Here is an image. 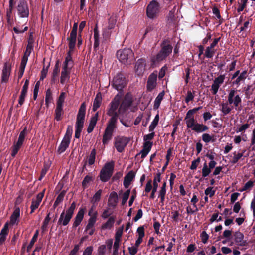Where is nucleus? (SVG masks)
Returning a JSON list of instances; mask_svg holds the SVG:
<instances>
[{"label": "nucleus", "instance_id": "nucleus-1", "mask_svg": "<svg viewBox=\"0 0 255 255\" xmlns=\"http://www.w3.org/2000/svg\"><path fill=\"white\" fill-rule=\"evenodd\" d=\"M120 97L117 95L112 101L107 109V114L111 117L108 123L116 124L119 116L124 114L132 103V96L131 94H126L122 102L120 104Z\"/></svg>", "mask_w": 255, "mask_h": 255}, {"label": "nucleus", "instance_id": "nucleus-2", "mask_svg": "<svg viewBox=\"0 0 255 255\" xmlns=\"http://www.w3.org/2000/svg\"><path fill=\"white\" fill-rule=\"evenodd\" d=\"M86 108V104L85 102H83L80 106L77 116L75 133V137L76 138H79L80 137L81 132L84 126Z\"/></svg>", "mask_w": 255, "mask_h": 255}, {"label": "nucleus", "instance_id": "nucleus-3", "mask_svg": "<svg viewBox=\"0 0 255 255\" xmlns=\"http://www.w3.org/2000/svg\"><path fill=\"white\" fill-rule=\"evenodd\" d=\"M172 47L168 44H164L160 51L155 56L151 57L152 65L156 66L165 59L172 52Z\"/></svg>", "mask_w": 255, "mask_h": 255}, {"label": "nucleus", "instance_id": "nucleus-4", "mask_svg": "<svg viewBox=\"0 0 255 255\" xmlns=\"http://www.w3.org/2000/svg\"><path fill=\"white\" fill-rule=\"evenodd\" d=\"M227 101L233 106L236 110H241V97L237 94V91L234 89H231L227 95Z\"/></svg>", "mask_w": 255, "mask_h": 255}, {"label": "nucleus", "instance_id": "nucleus-5", "mask_svg": "<svg viewBox=\"0 0 255 255\" xmlns=\"http://www.w3.org/2000/svg\"><path fill=\"white\" fill-rule=\"evenodd\" d=\"M117 57L121 62L128 64L133 59V53L129 48L120 49L117 52Z\"/></svg>", "mask_w": 255, "mask_h": 255}, {"label": "nucleus", "instance_id": "nucleus-6", "mask_svg": "<svg viewBox=\"0 0 255 255\" xmlns=\"http://www.w3.org/2000/svg\"><path fill=\"white\" fill-rule=\"evenodd\" d=\"M76 204L75 202H73L71 204L70 207L66 211V213L63 211L61 214L58 222V224H61L63 226L67 225L69 223L73 216Z\"/></svg>", "mask_w": 255, "mask_h": 255}, {"label": "nucleus", "instance_id": "nucleus-7", "mask_svg": "<svg viewBox=\"0 0 255 255\" xmlns=\"http://www.w3.org/2000/svg\"><path fill=\"white\" fill-rule=\"evenodd\" d=\"M114 162L111 161L107 163L100 172V179L103 182L107 181L111 177L114 170Z\"/></svg>", "mask_w": 255, "mask_h": 255}, {"label": "nucleus", "instance_id": "nucleus-8", "mask_svg": "<svg viewBox=\"0 0 255 255\" xmlns=\"http://www.w3.org/2000/svg\"><path fill=\"white\" fill-rule=\"evenodd\" d=\"M160 11L159 4L155 0L151 1L148 5L146 14L148 18L153 19L157 17Z\"/></svg>", "mask_w": 255, "mask_h": 255}, {"label": "nucleus", "instance_id": "nucleus-9", "mask_svg": "<svg viewBox=\"0 0 255 255\" xmlns=\"http://www.w3.org/2000/svg\"><path fill=\"white\" fill-rule=\"evenodd\" d=\"M127 80L122 74H117L113 79L112 86L117 90H121L126 85Z\"/></svg>", "mask_w": 255, "mask_h": 255}, {"label": "nucleus", "instance_id": "nucleus-10", "mask_svg": "<svg viewBox=\"0 0 255 255\" xmlns=\"http://www.w3.org/2000/svg\"><path fill=\"white\" fill-rule=\"evenodd\" d=\"M129 141V138L124 136H118L115 138L114 146L119 152H122Z\"/></svg>", "mask_w": 255, "mask_h": 255}, {"label": "nucleus", "instance_id": "nucleus-11", "mask_svg": "<svg viewBox=\"0 0 255 255\" xmlns=\"http://www.w3.org/2000/svg\"><path fill=\"white\" fill-rule=\"evenodd\" d=\"M17 9L18 14L20 17H28L29 15V9L24 0H20Z\"/></svg>", "mask_w": 255, "mask_h": 255}, {"label": "nucleus", "instance_id": "nucleus-12", "mask_svg": "<svg viewBox=\"0 0 255 255\" xmlns=\"http://www.w3.org/2000/svg\"><path fill=\"white\" fill-rule=\"evenodd\" d=\"M116 125L115 124H113V122H112V123H108L102 141L104 144H107L111 139L113 131L116 128Z\"/></svg>", "mask_w": 255, "mask_h": 255}, {"label": "nucleus", "instance_id": "nucleus-13", "mask_svg": "<svg viewBox=\"0 0 255 255\" xmlns=\"http://www.w3.org/2000/svg\"><path fill=\"white\" fill-rule=\"evenodd\" d=\"M146 62L142 59H138L135 64L134 71L138 76H142L145 71Z\"/></svg>", "mask_w": 255, "mask_h": 255}, {"label": "nucleus", "instance_id": "nucleus-14", "mask_svg": "<svg viewBox=\"0 0 255 255\" xmlns=\"http://www.w3.org/2000/svg\"><path fill=\"white\" fill-rule=\"evenodd\" d=\"M225 77V75H221L215 78L211 86V91L214 95L216 94L218 92L220 85L224 82Z\"/></svg>", "mask_w": 255, "mask_h": 255}, {"label": "nucleus", "instance_id": "nucleus-15", "mask_svg": "<svg viewBox=\"0 0 255 255\" xmlns=\"http://www.w3.org/2000/svg\"><path fill=\"white\" fill-rule=\"evenodd\" d=\"M43 196H44V191L38 194L36 197L35 198H33L32 199L31 205L30 206V208H31L30 213H31L34 212L35 210L37 208H38L40 203L41 202V201L42 200Z\"/></svg>", "mask_w": 255, "mask_h": 255}, {"label": "nucleus", "instance_id": "nucleus-16", "mask_svg": "<svg viewBox=\"0 0 255 255\" xmlns=\"http://www.w3.org/2000/svg\"><path fill=\"white\" fill-rule=\"evenodd\" d=\"M220 110L224 116L229 114L234 108L227 100L220 105Z\"/></svg>", "mask_w": 255, "mask_h": 255}, {"label": "nucleus", "instance_id": "nucleus-17", "mask_svg": "<svg viewBox=\"0 0 255 255\" xmlns=\"http://www.w3.org/2000/svg\"><path fill=\"white\" fill-rule=\"evenodd\" d=\"M234 240L236 244L240 247H246L248 243L246 241L244 240V235L240 232H236L234 234Z\"/></svg>", "mask_w": 255, "mask_h": 255}, {"label": "nucleus", "instance_id": "nucleus-18", "mask_svg": "<svg viewBox=\"0 0 255 255\" xmlns=\"http://www.w3.org/2000/svg\"><path fill=\"white\" fill-rule=\"evenodd\" d=\"M157 77V72H154L150 75L147 84V89L148 90L151 91L156 87Z\"/></svg>", "mask_w": 255, "mask_h": 255}, {"label": "nucleus", "instance_id": "nucleus-19", "mask_svg": "<svg viewBox=\"0 0 255 255\" xmlns=\"http://www.w3.org/2000/svg\"><path fill=\"white\" fill-rule=\"evenodd\" d=\"M11 73V66L8 63H5L2 71L1 81L2 82H7Z\"/></svg>", "mask_w": 255, "mask_h": 255}, {"label": "nucleus", "instance_id": "nucleus-20", "mask_svg": "<svg viewBox=\"0 0 255 255\" xmlns=\"http://www.w3.org/2000/svg\"><path fill=\"white\" fill-rule=\"evenodd\" d=\"M20 210L19 208H16L10 217V224L11 225H17L19 222Z\"/></svg>", "mask_w": 255, "mask_h": 255}, {"label": "nucleus", "instance_id": "nucleus-21", "mask_svg": "<svg viewBox=\"0 0 255 255\" xmlns=\"http://www.w3.org/2000/svg\"><path fill=\"white\" fill-rule=\"evenodd\" d=\"M153 145V142L150 141L144 142L143 148L141 151L140 154L142 158H145L150 152Z\"/></svg>", "mask_w": 255, "mask_h": 255}, {"label": "nucleus", "instance_id": "nucleus-22", "mask_svg": "<svg viewBox=\"0 0 255 255\" xmlns=\"http://www.w3.org/2000/svg\"><path fill=\"white\" fill-rule=\"evenodd\" d=\"M185 121L187 128H191V129L193 130L197 123L193 116L186 114Z\"/></svg>", "mask_w": 255, "mask_h": 255}, {"label": "nucleus", "instance_id": "nucleus-23", "mask_svg": "<svg viewBox=\"0 0 255 255\" xmlns=\"http://www.w3.org/2000/svg\"><path fill=\"white\" fill-rule=\"evenodd\" d=\"M70 69L63 67L61 72V75L60 77V82L62 84H64L67 82L70 78Z\"/></svg>", "mask_w": 255, "mask_h": 255}, {"label": "nucleus", "instance_id": "nucleus-24", "mask_svg": "<svg viewBox=\"0 0 255 255\" xmlns=\"http://www.w3.org/2000/svg\"><path fill=\"white\" fill-rule=\"evenodd\" d=\"M8 233V223H6L0 233V245L3 244Z\"/></svg>", "mask_w": 255, "mask_h": 255}, {"label": "nucleus", "instance_id": "nucleus-25", "mask_svg": "<svg viewBox=\"0 0 255 255\" xmlns=\"http://www.w3.org/2000/svg\"><path fill=\"white\" fill-rule=\"evenodd\" d=\"M70 142V140L67 139L66 138H63L58 148V152L60 154L64 152L68 147Z\"/></svg>", "mask_w": 255, "mask_h": 255}, {"label": "nucleus", "instance_id": "nucleus-26", "mask_svg": "<svg viewBox=\"0 0 255 255\" xmlns=\"http://www.w3.org/2000/svg\"><path fill=\"white\" fill-rule=\"evenodd\" d=\"M84 214V210L83 209H80L79 211H78L75 219V221L73 224L74 227H77L78 226L81 222Z\"/></svg>", "mask_w": 255, "mask_h": 255}, {"label": "nucleus", "instance_id": "nucleus-27", "mask_svg": "<svg viewBox=\"0 0 255 255\" xmlns=\"http://www.w3.org/2000/svg\"><path fill=\"white\" fill-rule=\"evenodd\" d=\"M98 113H96L95 115L91 118L89 126L87 128V132L88 133H90L93 131L96 124L98 120Z\"/></svg>", "mask_w": 255, "mask_h": 255}, {"label": "nucleus", "instance_id": "nucleus-28", "mask_svg": "<svg viewBox=\"0 0 255 255\" xmlns=\"http://www.w3.org/2000/svg\"><path fill=\"white\" fill-rule=\"evenodd\" d=\"M134 177V173L132 171L129 172L125 177L124 181V185L125 188L129 187L131 181Z\"/></svg>", "mask_w": 255, "mask_h": 255}, {"label": "nucleus", "instance_id": "nucleus-29", "mask_svg": "<svg viewBox=\"0 0 255 255\" xmlns=\"http://www.w3.org/2000/svg\"><path fill=\"white\" fill-rule=\"evenodd\" d=\"M118 195L115 192H112L108 200L109 204L113 207H115L118 202Z\"/></svg>", "mask_w": 255, "mask_h": 255}, {"label": "nucleus", "instance_id": "nucleus-30", "mask_svg": "<svg viewBox=\"0 0 255 255\" xmlns=\"http://www.w3.org/2000/svg\"><path fill=\"white\" fill-rule=\"evenodd\" d=\"M102 102V97L100 93H98L93 102V110L95 111L100 106Z\"/></svg>", "mask_w": 255, "mask_h": 255}, {"label": "nucleus", "instance_id": "nucleus-31", "mask_svg": "<svg viewBox=\"0 0 255 255\" xmlns=\"http://www.w3.org/2000/svg\"><path fill=\"white\" fill-rule=\"evenodd\" d=\"M27 134V127H24V129L19 134V137L17 141L16 142L19 145H22L23 142L24 141L26 135Z\"/></svg>", "mask_w": 255, "mask_h": 255}, {"label": "nucleus", "instance_id": "nucleus-32", "mask_svg": "<svg viewBox=\"0 0 255 255\" xmlns=\"http://www.w3.org/2000/svg\"><path fill=\"white\" fill-rule=\"evenodd\" d=\"M72 51H73L69 50L68 52L67 56L66 57L63 67L70 69L71 67L72 66L73 61L72 60L71 53Z\"/></svg>", "mask_w": 255, "mask_h": 255}, {"label": "nucleus", "instance_id": "nucleus-33", "mask_svg": "<svg viewBox=\"0 0 255 255\" xmlns=\"http://www.w3.org/2000/svg\"><path fill=\"white\" fill-rule=\"evenodd\" d=\"M77 35L70 34L69 40V50L73 51L76 42Z\"/></svg>", "mask_w": 255, "mask_h": 255}, {"label": "nucleus", "instance_id": "nucleus-34", "mask_svg": "<svg viewBox=\"0 0 255 255\" xmlns=\"http://www.w3.org/2000/svg\"><path fill=\"white\" fill-rule=\"evenodd\" d=\"M209 128L207 126L197 123L193 131L197 132H202L207 130Z\"/></svg>", "mask_w": 255, "mask_h": 255}, {"label": "nucleus", "instance_id": "nucleus-35", "mask_svg": "<svg viewBox=\"0 0 255 255\" xmlns=\"http://www.w3.org/2000/svg\"><path fill=\"white\" fill-rule=\"evenodd\" d=\"M115 222V218L113 217H111L108 220V221L102 226L103 229H111L114 225Z\"/></svg>", "mask_w": 255, "mask_h": 255}, {"label": "nucleus", "instance_id": "nucleus-36", "mask_svg": "<svg viewBox=\"0 0 255 255\" xmlns=\"http://www.w3.org/2000/svg\"><path fill=\"white\" fill-rule=\"evenodd\" d=\"M164 95V92L163 91L160 92L154 101V107L155 108H158L161 101L162 100Z\"/></svg>", "mask_w": 255, "mask_h": 255}, {"label": "nucleus", "instance_id": "nucleus-37", "mask_svg": "<svg viewBox=\"0 0 255 255\" xmlns=\"http://www.w3.org/2000/svg\"><path fill=\"white\" fill-rule=\"evenodd\" d=\"M216 52L214 48L208 46L206 48L205 52V56L208 58H212Z\"/></svg>", "mask_w": 255, "mask_h": 255}, {"label": "nucleus", "instance_id": "nucleus-38", "mask_svg": "<svg viewBox=\"0 0 255 255\" xmlns=\"http://www.w3.org/2000/svg\"><path fill=\"white\" fill-rule=\"evenodd\" d=\"M246 74H247L246 71H244L242 72L240 74V75L237 78V79L233 82V85H239L241 81H244L245 79L246 76Z\"/></svg>", "mask_w": 255, "mask_h": 255}, {"label": "nucleus", "instance_id": "nucleus-39", "mask_svg": "<svg viewBox=\"0 0 255 255\" xmlns=\"http://www.w3.org/2000/svg\"><path fill=\"white\" fill-rule=\"evenodd\" d=\"M159 120V115H157L155 117L154 120L151 122V124L150 125V126L149 127V132H152L153 131H154L155 127H156V126L158 124Z\"/></svg>", "mask_w": 255, "mask_h": 255}, {"label": "nucleus", "instance_id": "nucleus-40", "mask_svg": "<svg viewBox=\"0 0 255 255\" xmlns=\"http://www.w3.org/2000/svg\"><path fill=\"white\" fill-rule=\"evenodd\" d=\"M13 0H9V9L7 12V19L9 23H11L12 19V11L13 6Z\"/></svg>", "mask_w": 255, "mask_h": 255}, {"label": "nucleus", "instance_id": "nucleus-41", "mask_svg": "<svg viewBox=\"0 0 255 255\" xmlns=\"http://www.w3.org/2000/svg\"><path fill=\"white\" fill-rule=\"evenodd\" d=\"M92 180V177L90 176L89 175H87L84 178L82 183V185L84 188H86L88 187L89 185L90 182Z\"/></svg>", "mask_w": 255, "mask_h": 255}, {"label": "nucleus", "instance_id": "nucleus-42", "mask_svg": "<svg viewBox=\"0 0 255 255\" xmlns=\"http://www.w3.org/2000/svg\"><path fill=\"white\" fill-rule=\"evenodd\" d=\"M211 170L208 167L206 163H205L203 165V167L202 170V176L203 177H207L211 173Z\"/></svg>", "mask_w": 255, "mask_h": 255}, {"label": "nucleus", "instance_id": "nucleus-43", "mask_svg": "<svg viewBox=\"0 0 255 255\" xmlns=\"http://www.w3.org/2000/svg\"><path fill=\"white\" fill-rule=\"evenodd\" d=\"M52 99V94L50 90H47L45 95V103L47 106H49V104L51 102Z\"/></svg>", "mask_w": 255, "mask_h": 255}, {"label": "nucleus", "instance_id": "nucleus-44", "mask_svg": "<svg viewBox=\"0 0 255 255\" xmlns=\"http://www.w3.org/2000/svg\"><path fill=\"white\" fill-rule=\"evenodd\" d=\"M32 49H33L32 41H31L29 40L28 44L26 47V51L24 53L23 56L28 58V57L29 56V55H30V54L31 53Z\"/></svg>", "mask_w": 255, "mask_h": 255}, {"label": "nucleus", "instance_id": "nucleus-45", "mask_svg": "<svg viewBox=\"0 0 255 255\" xmlns=\"http://www.w3.org/2000/svg\"><path fill=\"white\" fill-rule=\"evenodd\" d=\"M50 213H48L47 214L46 217H45V218L43 222V224L41 226V229L43 231H46L47 229L49 222L50 220Z\"/></svg>", "mask_w": 255, "mask_h": 255}, {"label": "nucleus", "instance_id": "nucleus-46", "mask_svg": "<svg viewBox=\"0 0 255 255\" xmlns=\"http://www.w3.org/2000/svg\"><path fill=\"white\" fill-rule=\"evenodd\" d=\"M161 181V174L160 173H157L154 176L153 180V187L154 188H158V183Z\"/></svg>", "mask_w": 255, "mask_h": 255}, {"label": "nucleus", "instance_id": "nucleus-47", "mask_svg": "<svg viewBox=\"0 0 255 255\" xmlns=\"http://www.w3.org/2000/svg\"><path fill=\"white\" fill-rule=\"evenodd\" d=\"M254 185V181L249 180L247 183H245L243 187L240 189V191L243 192L244 191H246L248 190H250Z\"/></svg>", "mask_w": 255, "mask_h": 255}, {"label": "nucleus", "instance_id": "nucleus-48", "mask_svg": "<svg viewBox=\"0 0 255 255\" xmlns=\"http://www.w3.org/2000/svg\"><path fill=\"white\" fill-rule=\"evenodd\" d=\"M38 236V231L37 230L36 231L35 233L34 234V236H33L29 244L27 246L28 250H29L30 249H31V248L33 247L35 242L36 241V240L37 239Z\"/></svg>", "mask_w": 255, "mask_h": 255}, {"label": "nucleus", "instance_id": "nucleus-49", "mask_svg": "<svg viewBox=\"0 0 255 255\" xmlns=\"http://www.w3.org/2000/svg\"><path fill=\"white\" fill-rule=\"evenodd\" d=\"M22 146L16 143H14L13 146L12 147V153L11 156L14 157L17 154L18 150Z\"/></svg>", "mask_w": 255, "mask_h": 255}, {"label": "nucleus", "instance_id": "nucleus-50", "mask_svg": "<svg viewBox=\"0 0 255 255\" xmlns=\"http://www.w3.org/2000/svg\"><path fill=\"white\" fill-rule=\"evenodd\" d=\"M195 97L194 92L191 91H188L186 96L185 99V101L186 103H188L190 101H192Z\"/></svg>", "mask_w": 255, "mask_h": 255}, {"label": "nucleus", "instance_id": "nucleus-51", "mask_svg": "<svg viewBox=\"0 0 255 255\" xmlns=\"http://www.w3.org/2000/svg\"><path fill=\"white\" fill-rule=\"evenodd\" d=\"M65 98V93L64 92H62L57 100V106L61 107H63V104L64 102Z\"/></svg>", "mask_w": 255, "mask_h": 255}, {"label": "nucleus", "instance_id": "nucleus-52", "mask_svg": "<svg viewBox=\"0 0 255 255\" xmlns=\"http://www.w3.org/2000/svg\"><path fill=\"white\" fill-rule=\"evenodd\" d=\"M213 136H212L208 133H204L202 135V138L203 141L206 143H208L212 141H213Z\"/></svg>", "mask_w": 255, "mask_h": 255}, {"label": "nucleus", "instance_id": "nucleus-53", "mask_svg": "<svg viewBox=\"0 0 255 255\" xmlns=\"http://www.w3.org/2000/svg\"><path fill=\"white\" fill-rule=\"evenodd\" d=\"M233 155H234L231 161V163L233 164L237 163L239 160L243 156V154L242 153L234 152Z\"/></svg>", "mask_w": 255, "mask_h": 255}, {"label": "nucleus", "instance_id": "nucleus-54", "mask_svg": "<svg viewBox=\"0 0 255 255\" xmlns=\"http://www.w3.org/2000/svg\"><path fill=\"white\" fill-rule=\"evenodd\" d=\"M62 107L56 106V108L55 109V118L57 121H60L61 119V116L62 115Z\"/></svg>", "mask_w": 255, "mask_h": 255}, {"label": "nucleus", "instance_id": "nucleus-55", "mask_svg": "<svg viewBox=\"0 0 255 255\" xmlns=\"http://www.w3.org/2000/svg\"><path fill=\"white\" fill-rule=\"evenodd\" d=\"M95 156H96V150L95 149H93L90 153V155L89 156V159H88V163L90 165H92L95 162Z\"/></svg>", "mask_w": 255, "mask_h": 255}, {"label": "nucleus", "instance_id": "nucleus-56", "mask_svg": "<svg viewBox=\"0 0 255 255\" xmlns=\"http://www.w3.org/2000/svg\"><path fill=\"white\" fill-rule=\"evenodd\" d=\"M130 191L129 189L127 190L126 192H125L122 195V204L124 205L128 200Z\"/></svg>", "mask_w": 255, "mask_h": 255}, {"label": "nucleus", "instance_id": "nucleus-57", "mask_svg": "<svg viewBox=\"0 0 255 255\" xmlns=\"http://www.w3.org/2000/svg\"><path fill=\"white\" fill-rule=\"evenodd\" d=\"M73 133L72 127L70 126H68L66 133L63 138H66L67 139L70 140L71 137Z\"/></svg>", "mask_w": 255, "mask_h": 255}, {"label": "nucleus", "instance_id": "nucleus-58", "mask_svg": "<svg viewBox=\"0 0 255 255\" xmlns=\"http://www.w3.org/2000/svg\"><path fill=\"white\" fill-rule=\"evenodd\" d=\"M123 231V226L119 228L116 231L115 234V239L121 240V237L122 236Z\"/></svg>", "mask_w": 255, "mask_h": 255}, {"label": "nucleus", "instance_id": "nucleus-59", "mask_svg": "<svg viewBox=\"0 0 255 255\" xmlns=\"http://www.w3.org/2000/svg\"><path fill=\"white\" fill-rule=\"evenodd\" d=\"M116 23V20L114 17H111L109 20L108 28L112 29L114 28Z\"/></svg>", "mask_w": 255, "mask_h": 255}, {"label": "nucleus", "instance_id": "nucleus-60", "mask_svg": "<svg viewBox=\"0 0 255 255\" xmlns=\"http://www.w3.org/2000/svg\"><path fill=\"white\" fill-rule=\"evenodd\" d=\"M128 250L130 255H135L138 251V247L134 245L132 247H129Z\"/></svg>", "mask_w": 255, "mask_h": 255}, {"label": "nucleus", "instance_id": "nucleus-61", "mask_svg": "<svg viewBox=\"0 0 255 255\" xmlns=\"http://www.w3.org/2000/svg\"><path fill=\"white\" fill-rule=\"evenodd\" d=\"M97 221V217H90L88 220V224L86 227H88V228H90L91 227H94V225Z\"/></svg>", "mask_w": 255, "mask_h": 255}, {"label": "nucleus", "instance_id": "nucleus-62", "mask_svg": "<svg viewBox=\"0 0 255 255\" xmlns=\"http://www.w3.org/2000/svg\"><path fill=\"white\" fill-rule=\"evenodd\" d=\"M215 191L213 189V188L211 187H208L205 190V194L206 196H209L210 197H212L215 194Z\"/></svg>", "mask_w": 255, "mask_h": 255}, {"label": "nucleus", "instance_id": "nucleus-63", "mask_svg": "<svg viewBox=\"0 0 255 255\" xmlns=\"http://www.w3.org/2000/svg\"><path fill=\"white\" fill-rule=\"evenodd\" d=\"M171 215H172L171 218L173 219L174 221L177 222L180 220L179 218L180 214L178 211H172Z\"/></svg>", "mask_w": 255, "mask_h": 255}, {"label": "nucleus", "instance_id": "nucleus-64", "mask_svg": "<svg viewBox=\"0 0 255 255\" xmlns=\"http://www.w3.org/2000/svg\"><path fill=\"white\" fill-rule=\"evenodd\" d=\"M102 194V190H99L93 196L92 201L94 202L98 201L100 198Z\"/></svg>", "mask_w": 255, "mask_h": 255}]
</instances>
